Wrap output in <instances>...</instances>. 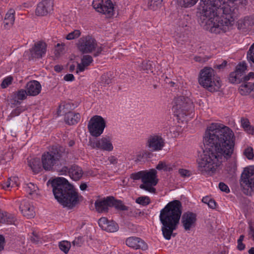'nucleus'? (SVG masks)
I'll use <instances>...</instances> for the list:
<instances>
[{
  "mask_svg": "<svg viewBox=\"0 0 254 254\" xmlns=\"http://www.w3.org/2000/svg\"><path fill=\"white\" fill-rule=\"evenodd\" d=\"M135 202L143 206H146L150 202V198L148 196H140L137 198Z\"/></svg>",
  "mask_w": 254,
  "mask_h": 254,
  "instance_id": "nucleus-39",
  "label": "nucleus"
},
{
  "mask_svg": "<svg viewBox=\"0 0 254 254\" xmlns=\"http://www.w3.org/2000/svg\"><path fill=\"white\" fill-rule=\"evenodd\" d=\"M106 127L104 119L100 116H94L90 120L88 128L90 134L95 137L99 136L103 132Z\"/></svg>",
  "mask_w": 254,
  "mask_h": 254,
  "instance_id": "nucleus-12",
  "label": "nucleus"
},
{
  "mask_svg": "<svg viewBox=\"0 0 254 254\" xmlns=\"http://www.w3.org/2000/svg\"><path fill=\"white\" fill-rule=\"evenodd\" d=\"M17 180L18 178L16 177H11L9 178L7 181L2 185V189L6 190L9 187L12 188L18 186L17 183Z\"/></svg>",
  "mask_w": 254,
  "mask_h": 254,
  "instance_id": "nucleus-35",
  "label": "nucleus"
},
{
  "mask_svg": "<svg viewBox=\"0 0 254 254\" xmlns=\"http://www.w3.org/2000/svg\"><path fill=\"white\" fill-rule=\"evenodd\" d=\"M108 160L111 164H116L117 163V159L115 156H111L108 158Z\"/></svg>",
  "mask_w": 254,
  "mask_h": 254,
  "instance_id": "nucleus-64",
  "label": "nucleus"
},
{
  "mask_svg": "<svg viewBox=\"0 0 254 254\" xmlns=\"http://www.w3.org/2000/svg\"><path fill=\"white\" fill-rule=\"evenodd\" d=\"M51 184L55 198L64 207L72 209L82 201L83 197L78 194L72 185L65 178H56L47 184Z\"/></svg>",
  "mask_w": 254,
  "mask_h": 254,
  "instance_id": "nucleus-3",
  "label": "nucleus"
},
{
  "mask_svg": "<svg viewBox=\"0 0 254 254\" xmlns=\"http://www.w3.org/2000/svg\"><path fill=\"white\" fill-rule=\"evenodd\" d=\"M92 6L97 12L106 15L107 17H111L114 14L113 4L111 0H93Z\"/></svg>",
  "mask_w": 254,
  "mask_h": 254,
  "instance_id": "nucleus-13",
  "label": "nucleus"
},
{
  "mask_svg": "<svg viewBox=\"0 0 254 254\" xmlns=\"http://www.w3.org/2000/svg\"><path fill=\"white\" fill-rule=\"evenodd\" d=\"M15 11L14 9H10L6 13L3 22V27L5 29H9L14 24L15 21Z\"/></svg>",
  "mask_w": 254,
  "mask_h": 254,
  "instance_id": "nucleus-25",
  "label": "nucleus"
},
{
  "mask_svg": "<svg viewBox=\"0 0 254 254\" xmlns=\"http://www.w3.org/2000/svg\"><path fill=\"white\" fill-rule=\"evenodd\" d=\"M12 78L11 77H7L4 79L1 83V87L2 88H6L11 83Z\"/></svg>",
  "mask_w": 254,
  "mask_h": 254,
  "instance_id": "nucleus-51",
  "label": "nucleus"
},
{
  "mask_svg": "<svg viewBox=\"0 0 254 254\" xmlns=\"http://www.w3.org/2000/svg\"><path fill=\"white\" fill-rule=\"evenodd\" d=\"M182 213V203L178 200L169 202L160 211L159 218L162 224V234L166 240L171 239L173 231L177 229Z\"/></svg>",
  "mask_w": 254,
  "mask_h": 254,
  "instance_id": "nucleus-4",
  "label": "nucleus"
},
{
  "mask_svg": "<svg viewBox=\"0 0 254 254\" xmlns=\"http://www.w3.org/2000/svg\"><path fill=\"white\" fill-rule=\"evenodd\" d=\"M64 79L67 81H72L74 79V77L72 74H67L64 76Z\"/></svg>",
  "mask_w": 254,
  "mask_h": 254,
  "instance_id": "nucleus-58",
  "label": "nucleus"
},
{
  "mask_svg": "<svg viewBox=\"0 0 254 254\" xmlns=\"http://www.w3.org/2000/svg\"><path fill=\"white\" fill-rule=\"evenodd\" d=\"M126 243L128 247L134 249L146 250L148 247L144 241L138 237H129L126 240Z\"/></svg>",
  "mask_w": 254,
  "mask_h": 254,
  "instance_id": "nucleus-21",
  "label": "nucleus"
},
{
  "mask_svg": "<svg viewBox=\"0 0 254 254\" xmlns=\"http://www.w3.org/2000/svg\"><path fill=\"white\" fill-rule=\"evenodd\" d=\"M64 105H61L59 106L58 110V115L61 116L63 114L65 113L64 121L66 124L69 125H73L77 124L80 119L79 114L75 113L72 112L65 113V112L64 111Z\"/></svg>",
  "mask_w": 254,
  "mask_h": 254,
  "instance_id": "nucleus-14",
  "label": "nucleus"
},
{
  "mask_svg": "<svg viewBox=\"0 0 254 254\" xmlns=\"http://www.w3.org/2000/svg\"><path fill=\"white\" fill-rule=\"evenodd\" d=\"M247 59L250 63L252 62L254 64V43L251 45L248 51Z\"/></svg>",
  "mask_w": 254,
  "mask_h": 254,
  "instance_id": "nucleus-42",
  "label": "nucleus"
},
{
  "mask_svg": "<svg viewBox=\"0 0 254 254\" xmlns=\"http://www.w3.org/2000/svg\"><path fill=\"white\" fill-rule=\"evenodd\" d=\"M24 109L21 107H18L13 110L7 117V120H10L12 118L18 116Z\"/></svg>",
  "mask_w": 254,
  "mask_h": 254,
  "instance_id": "nucleus-43",
  "label": "nucleus"
},
{
  "mask_svg": "<svg viewBox=\"0 0 254 254\" xmlns=\"http://www.w3.org/2000/svg\"><path fill=\"white\" fill-rule=\"evenodd\" d=\"M28 165L35 174H38L42 170L40 159L38 158L28 159Z\"/></svg>",
  "mask_w": 254,
  "mask_h": 254,
  "instance_id": "nucleus-30",
  "label": "nucleus"
},
{
  "mask_svg": "<svg viewBox=\"0 0 254 254\" xmlns=\"http://www.w3.org/2000/svg\"><path fill=\"white\" fill-rule=\"evenodd\" d=\"M143 176V184L140 185V188L150 192L155 193L156 189L153 186H156L158 183L156 170L152 169L149 171H144Z\"/></svg>",
  "mask_w": 254,
  "mask_h": 254,
  "instance_id": "nucleus-10",
  "label": "nucleus"
},
{
  "mask_svg": "<svg viewBox=\"0 0 254 254\" xmlns=\"http://www.w3.org/2000/svg\"><path fill=\"white\" fill-rule=\"evenodd\" d=\"M68 173L72 179L78 181L82 177L83 171L80 167L74 164L69 169Z\"/></svg>",
  "mask_w": 254,
  "mask_h": 254,
  "instance_id": "nucleus-26",
  "label": "nucleus"
},
{
  "mask_svg": "<svg viewBox=\"0 0 254 254\" xmlns=\"http://www.w3.org/2000/svg\"><path fill=\"white\" fill-rule=\"evenodd\" d=\"M5 244V239L3 236L0 235V252L3 250Z\"/></svg>",
  "mask_w": 254,
  "mask_h": 254,
  "instance_id": "nucleus-57",
  "label": "nucleus"
},
{
  "mask_svg": "<svg viewBox=\"0 0 254 254\" xmlns=\"http://www.w3.org/2000/svg\"><path fill=\"white\" fill-rule=\"evenodd\" d=\"M253 25L254 18L251 16H246L238 21V28L239 29H250Z\"/></svg>",
  "mask_w": 254,
  "mask_h": 254,
  "instance_id": "nucleus-28",
  "label": "nucleus"
},
{
  "mask_svg": "<svg viewBox=\"0 0 254 254\" xmlns=\"http://www.w3.org/2000/svg\"><path fill=\"white\" fill-rule=\"evenodd\" d=\"M198 0H177L178 3L181 6L184 7H190L194 5ZM209 0H200L199 3V11L198 12V17L200 23L202 20H204L210 14L207 10L208 6Z\"/></svg>",
  "mask_w": 254,
  "mask_h": 254,
  "instance_id": "nucleus-11",
  "label": "nucleus"
},
{
  "mask_svg": "<svg viewBox=\"0 0 254 254\" xmlns=\"http://www.w3.org/2000/svg\"><path fill=\"white\" fill-rule=\"evenodd\" d=\"M241 126L245 131L248 133L254 134V127L250 125V123L248 119L242 118L241 120Z\"/></svg>",
  "mask_w": 254,
  "mask_h": 254,
  "instance_id": "nucleus-33",
  "label": "nucleus"
},
{
  "mask_svg": "<svg viewBox=\"0 0 254 254\" xmlns=\"http://www.w3.org/2000/svg\"><path fill=\"white\" fill-rule=\"evenodd\" d=\"M59 172L61 173V175L65 174L67 172L68 173L69 169L66 167H63L61 170H58Z\"/></svg>",
  "mask_w": 254,
  "mask_h": 254,
  "instance_id": "nucleus-60",
  "label": "nucleus"
},
{
  "mask_svg": "<svg viewBox=\"0 0 254 254\" xmlns=\"http://www.w3.org/2000/svg\"><path fill=\"white\" fill-rule=\"evenodd\" d=\"M111 203L110 196L103 199L97 200L95 202V209L99 213L107 212L109 207H111Z\"/></svg>",
  "mask_w": 254,
  "mask_h": 254,
  "instance_id": "nucleus-24",
  "label": "nucleus"
},
{
  "mask_svg": "<svg viewBox=\"0 0 254 254\" xmlns=\"http://www.w3.org/2000/svg\"><path fill=\"white\" fill-rule=\"evenodd\" d=\"M111 74H105L101 76V83L104 84H109L112 82Z\"/></svg>",
  "mask_w": 254,
  "mask_h": 254,
  "instance_id": "nucleus-47",
  "label": "nucleus"
},
{
  "mask_svg": "<svg viewBox=\"0 0 254 254\" xmlns=\"http://www.w3.org/2000/svg\"><path fill=\"white\" fill-rule=\"evenodd\" d=\"M152 156V154L147 151H143L142 152V157L145 158H150Z\"/></svg>",
  "mask_w": 254,
  "mask_h": 254,
  "instance_id": "nucleus-62",
  "label": "nucleus"
},
{
  "mask_svg": "<svg viewBox=\"0 0 254 254\" xmlns=\"http://www.w3.org/2000/svg\"><path fill=\"white\" fill-rule=\"evenodd\" d=\"M246 80L242 82L239 88V92L242 96L249 95L252 91H254V82L253 83Z\"/></svg>",
  "mask_w": 254,
  "mask_h": 254,
  "instance_id": "nucleus-27",
  "label": "nucleus"
},
{
  "mask_svg": "<svg viewBox=\"0 0 254 254\" xmlns=\"http://www.w3.org/2000/svg\"><path fill=\"white\" fill-rule=\"evenodd\" d=\"M229 80L232 83H241L239 78L237 77V74L235 71L231 72L229 75Z\"/></svg>",
  "mask_w": 254,
  "mask_h": 254,
  "instance_id": "nucleus-49",
  "label": "nucleus"
},
{
  "mask_svg": "<svg viewBox=\"0 0 254 254\" xmlns=\"http://www.w3.org/2000/svg\"><path fill=\"white\" fill-rule=\"evenodd\" d=\"M16 219L14 216L6 212H0V223L12 224H14Z\"/></svg>",
  "mask_w": 254,
  "mask_h": 254,
  "instance_id": "nucleus-32",
  "label": "nucleus"
},
{
  "mask_svg": "<svg viewBox=\"0 0 254 254\" xmlns=\"http://www.w3.org/2000/svg\"><path fill=\"white\" fill-rule=\"evenodd\" d=\"M144 171H139L137 173H132L130 175V178L134 180H137L141 179L142 182V178L143 177Z\"/></svg>",
  "mask_w": 254,
  "mask_h": 254,
  "instance_id": "nucleus-50",
  "label": "nucleus"
},
{
  "mask_svg": "<svg viewBox=\"0 0 254 254\" xmlns=\"http://www.w3.org/2000/svg\"><path fill=\"white\" fill-rule=\"evenodd\" d=\"M81 35V32L79 30H74L68 33L65 37L66 40H71L78 38Z\"/></svg>",
  "mask_w": 254,
  "mask_h": 254,
  "instance_id": "nucleus-40",
  "label": "nucleus"
},
{
  "mask_svg": "<svg viewBox=\"0 0 254 254\" xmlns=\"http://www.w3.org/2000/svg\"><path fill=\"white\" fill-rule=\"evenodd\" d=\"M46 50L47 44L44 42L39 41L34 44L30 49V52L33 58L40 59L45 55Z\"/></svg>",
  "mask_w": 254,
  "mask_h": 254,
  "instance_id": "nucleus-20",
  "label": "nucleus"
},
{
  "mask_svg": "<svg viewBox=\"0 0 254 254\" xmlns=\"http://www.w3.org/2000/svg\"><path fill=\"white\" fill-rule=\"evenodd\" d=\"M59 247L62 251L67 254L71 247V244L67 241H63L59 243Z\"/></svg>",
  "mask_w": 254,
  "mask_h": 254,
  "instance_id": "nucleus-36",
  "label": "nucleus"
},
{
  "mask_svg": "<svg viewBox=\"0 0 254 254\" xmlns=\"http://www.w3.org/2000/svg\"><path fill=\"white\" fill-rule=\"evenodd\" d=\"M179 172L183 177H187L190 176V171L186 169H179Z\"/></svg>",
  "mask_w": 254,
  "mask_h": 254,
  "instance_id": "nucleus-56",
  "label": "nucleus"
},
{
  "mask_svg": "<svg viewBox=\"0 0 254 254\" xmlns=\"http://www.w3.org/2000/svg\"><path fill=\"white\" fill-rule=\"evenodd\" d=\"M156 168L158 170H164L165 171H170L172 170V168L167 165L164 162L160 161L156 166Z\"/></svg>",
  "mask_w": 254,
  "mask_h": 254,
  "instance_id": "nucleus-48",
  "label": "nucleus"
},
{
  "mask_svg": "<svg viewBox=\"0 0 254 254\" xmlns=\"http://www.w3.org/2000/svg\"><path fill=\"white\" fill-rule=\"evenodd\" d=\"M92 62L93 59L91 56L89 55L83 56L81 58V63L77 64L76 72L83 71L85 67L89 66Z\"/></svg>",
  "mask_w": 254,
  "mask_h": 254,
  "instance_id": "nucleus-31",
  "label": "nucleus"
},
{
  "mask_svg": "<svg viewBox=\"0 0 254 254\" xmlns=\"http://www.w3.org/2000/svg\"><path fill=\"white\" fill-rule=\"evenodd\" d=\"M163 0H149L148 6L150 9L155 10L160 7Z\"/></svg>",
  "mask_w": 254,
  "mask_h": 254,
  "instance_id": "nucleus-37",
  "label": "nucleus"
},
{
  "mask_svg": "<svg viewBox=\"0 0 254 254\" xmlns=\"http://www.w3.org/2000/svg\"><path fill=\"white\" fill-rule=\"evenodd\" d=\"M28 95L27 91L24 89H20L13 93L12 98L11 99L13 101L12 104L15 105L20 104L21 102L19 100H25Z\"/></svg>",
  "mask_w": 254,
  "mask_h": 254,
  "instance_id": "nucleus-29",
  "label": "nucleus"
},
{
  "mask_svg": "<svg viewBox=\"0 0 254 254\" xmlns=\"http://www.w3.org/2000/svg\"><path fill=\"white\" fill-rule=\"evenodd\" d=\"M38 189L37 186L33 183H30L27 185L26 190L30 195L36 192Z\"/></svg>",
  "mask_w": 254,
  "mask_h": 254,
  "instance_id": "nucleus-45",
  "label": "nucleus"
},
{
  "mask_svg": "<svg viewBox=\"0 0 254 254\" xmlns=\"http://www.w3.org/2000/svg\"><path fill=\"white\" fill-rule=\"evenodd\" d=\"M111 197V207L114 206L117 209L120 210H128V207L125 205L122 201L117 200L114 199V197L113 196H110Z\"/></svg>",
  "mask_w": 254,
  "mask_h": 254,
  "instance_id": "nucleus-34",
  "label": "nucleus"
},
{
  "mask_svg": "<svg viewBox=\"0 0 254 254\" xmlns=\"http://www.w3.org/2000/svg\"><path fill=\"white\" fill-rule=\"evenodd\" d=\"M30 237L31 242L34 244H38L40 241V237L35 232H33Z\"/></svg>",
  "mask_w": 254,
  "mask_h": 254,
  "instance_id": "nucleus-52",
  "label": "nucleus"
},
{
  "mask_svg": "<svg viewBox=\"0 0 254 254\" xmlns=\"http://www.w3.org/2000/svg\"><path fill=\"white\" fill-rule=\"evenodd\" d=\"M173 110L178 117H184L192 112L193 102L187 97L180 96L175 98Z\"/></svg>",
  "mask_w": 254,
  "mask_h": 254,
  "instance_id": "nucleus-8",
  "label": "nucleus"
},
{
  "mask_svg": "<svg viewBox=\"0 0 254 254\" xmlns=\"http://www.w3.org/2000/svg\"><path fill=\"white\" fill-rule=\"evenodd\" d=\"M64 149L61 147L53 146L42 155L43 168L47 171H53L54 167L63 157Z\"/></svg>",
  "mask_w": 254,
  "mask_h": 254,
  "instance_id": "nucleus-6",
  "label": "nucleus"
},
{
  "mask_svg": "<svg viewBox=\"0 0 254 254\" xmlns=\"http://www.w3.org/2000/svg\"><path fill=\"white\" fill-rule=\"evenodd\" d=\"M147 146L152 151L161 150L164 146V142L161 136L151 135L147 140Z\"/></svg>",
  "mask_w": 254,
  "mask_h": 254,
  "instance_id": "nucleus-17",
  "label": "nucleus"
},
{
  "mask_svg": "<svg viewBox=\"0 0 254 254\" xmlns=\"http://www.w3.org/2000/svg\"><path fill=\"white\" fill-rule=\"evenodd\" d=\"M196 214L192 212H185L181 218V223L186 231H189L195 227L196 222Z\"/></svg>",
  "mask_w": 254,
  "mask_h": 254,
  "instance_id": "nucleus-15",
  "label": "nucleus"
},
{
  "mask_svg": "<svg viewBox=\"0 0 254 254\" xmlns=\"http://www.w3.org/2000/svg\"><path fill=\"white\" fill-rule=\"evenodd\" d=\"M247 69V66L245 64H239L236 67L234 71L237 74V77L239 78L240 82L250 79H254V72H250L247 75H244V73Z\"/></svg>",
  "mask_w": 254,
  "mask_h": 254,
  "instance_id": "nucleus-22",
  "label": "nucleus"
},
{
  "mask_svg": "<svg viewBox=\"0 0 254 254\" xmlns=\"http://www.w3.org/2000/svg\"><path fill=\"white\" fill-rule=\"evenodd\" d=\"M241 180L243 192L247 195H253L254 194V166L245 168Z\"/></svg>",
  "mask_w": 254,
  "mask_h": 254,
  "instance_id": "nucleus-9",
  "label": "nucleus"
},
{
  "mask_svg": "<svg viewBox=\"0 0 254 254\" xmlns=\"http://www.w3.org/2000/svg\"><path fill=\"white\" fill-rule=\"evenodd\" d=\"M53 0H43L37 5L35 10L36 15L45 16L53 10Z\"/></svg>",
  "mask_w": 254,
  "mask_h": 254,
  "instance_id": "nucleus-16",
  "label": "nucleus"
},
{
  "mask_svg": "<svg viewBox=\"0 0 254 254\" xmlns=\"http://www.w3.org/2000/svg\"><path fill=\"white\" fill-rule=\"evenodd\" d=\"M98 224L102 230L106 231L110 224V221H109L106 217H102L98 220Z\"/></svg>",
  "mask_w": 254,
  "mask_h": 254,
  "instance_id": "nucleus-38",
  "label": "nucleus"
},
{
  "mask_svg": "<svg viewBox=\"0 0 254 254\" xmlns=\"http://www.w3.org/2000/svg\"><path fill=\"white\" fill-rule=\"evenodd\" d=\"M118 225L114 221H110V224L107 228L106 231L110 233H114L118 231Z\"/></svg>",
  "mask_w": 254,
  "mask_h": 254,
  "instance_id": "nucleus-46",
  "label": "nucleus"
},
{
  "mask_svg": "<svg viewBox=\"0 0 254 254\" xmlns=\"http://www.w3.org/2000/svg\"><path fill=\"white\" fill-rule=\"evenodd\" d=\"M206 150L198 159V169L201 173L212 174L225 160L231 157L235 144L232 130L224 125L212 123L203 137Z\"/></svg>",
  "mask_w": 254,
  "mask_h": 254,
  "instance_id": "nucleus-1",
  "label": "nucleus"
},
{
  "mask_svg": "<svg viewBox=\"0 0 254 254\" xmlns=\"http://www.w3.org/2000/svg\"><path fill=\"white\" fill-rule=\"evenodd\" d=\"M227 62L226 61H224L220 64L216 65V67L219 69H223L227 65Z\"/></svg>",
  "mask_w": 254,
  "mask_h": 254,
  "instance_id": "nucleus-61",
  "label": "nucleus"
},
{
  "mask_svg": "<svg viewBox=\"0 0 254 254\" xmlns=\"http://www.w3.org/2000/svg\"><path fill=\"white\" fill-rule=\"evenodd\" d=\"M89 145L93 148H99L106 151H111L113 147L109 137H103L98 140H90Z\"/></svg>",
  "mask_w": 254,
  "mask_h": 254,
  "instance_id": "nucleus-18",
  "label": "nucleus"
},
{
  "mask_svg": "<svg viewBox=\"0 0 254 254\" xmlns=\"http://www.w3.org/2000/svg\"><path fill=\"white\" fill-rule=\"evenodd\" d=\"M199 84L210 92L218 91L221 86L220 78L215 76L211 67H205L199 72Z\"/></svg>",
  "mask_w": 254,
  "mask_h": 254,
  "instance_id": "nucleus-5",
  "label": "nucleus"
},
{
  "mask_svg": "<svg viewBox=\"0 0 254 254\" xmlns=\"http://www.w3.org/2000/svg\"><path fill=\"white\" fill-rule=\"evenodd\" d=\"M72 243L74 246L80 247L83 243L82 238L80 237L76 238Z\"/></svg>",
  "mask_w": 254,
  "mask_h": 254,
  "instance_id": "nucleus-53",
  "label": "nucleus"
},
{
  "mask_svg": "<svg viewBox=\"0 0 254 254\" xmlns=\"http://www.w3.org/2000/svg\"><path fill=\"white\" fill-rule=\"evenodd\" d=\"M237 248L240 251L244 250L245 248V245L243 243V242H238Z\"/></svg>",
  "mask_w": 254,
  "mask_h": 254,
  "instance_id": "nucleus-63",
  "label": "nucleus"
},
{
  "mask_svg": "<svg viewBox=\"0 0 254 254\" xmlns=\"http://www.w3.org/2000/svg\"><path fill=\"white\" fill-rule=\"evenodd\" d=\"M243 154L249 160H252L254 157L253 149L252 147H248L245 149Z\"/></svg>",
  "mask_w": 254,
  "mask_h": 254,
  "instance_id": "nucleus-44",
  "label": "nucleus"
},
{
  "mask_svg": "<svg viewBox=\"0 0 254 254\" xmlns=\"http://www.w3.org/2000/svg\"><path fill=\"white\" fill-rule=\"evenodd\" d=\"M25 88L29 96H36L38 95L41 91V85L39 82L36 80L29 81L26 84Z\"/></svg>",
  "mask_w": 254,
  "mask_h": 254,
  "instance_id": "nucleus-23",
  "label": "nucleus"
},
{
  "mask_svg": "<svg viewBox=\"0 0 254 254\" xmlns=\"http://www.w3.org/2000/svg\"><path fill=\"white\" fill-rule=\"evenodd\" d=\"M207 10L210 13L201 24L208 26L211 32L219 33L224 26L232 25L234 21L230 5H221L220 0H209Z\"/></svg>",
  "mask_w": 254,
  "mask_h": 254,
  "instance_id": "nucleus-2",
  "label": "nucleus"
},
{
  "mask_svg": "<svg viewBox=\"0 0 254 254\" xmlns=\"http://www.w3.org/2000/svg\"><path fill=\"white\" fill-rule=\"evenodd\" d=\"M142 64V68L143 70H148L151 69L152 65L150 61L144 62Z\"/></svg>",
  "mask_w": 254,
  "mask_h": 254,
  "instance_id": "nucleus-55",
  "label": "nucleus"
},
{
  "mask_svg": "<svg viewBox=\"0 0 254 254\" xmlns=\"http://www.w3.org/2000/svg\"><path fill=\"white\" fill-rule=\"evenodd\" d=\"M65 44L64 43H58L55 46V55L57 57L63 54L64 51Z\"/></svg>",
  "mask_w": 254,
  "mask_h": 254,
  "instance_id": "nucleus-41",
  "label": "nucleus"
},
{
  "mask_svg": "<svg viewBox=\"0 0 254 254\" xmlns=\"http://www.w3.org/2000/svg\"><path fill=\"white\" fill-rule=\"evenodd\" d=\"M78 50L82 54H89L95 51L94 57L98 56L103 51L101 46H98L96 40L90 35L80 38L76 44Z\"/></svg>",
  "mask_w": 254,
  "mask_h": 254,
  "instance_id": "nucleus-7",
  "label": "nucleus"
},
{
  "mask_svg": "<svg viewBox=\"0 0 254 254\" xmlns=\"http://www.w3.org/2000/svg\"><path fill=\"white\" fill-rule=\"evenodd\" d=\"M207 205L209 208L214 209L216 206V203L214 200L211 199Z\"/></svg>",
  "mask_w": 254,
  "mask_h": 254,
  "instance_id": "nucleus-59",
  "label": "nucleus"
},
{
  "mask_svg": "<svg viewBox=\"0 0 254 254\" xmlns=\"http://www.w3.org/2000/svg\"><path fill=\"white\" fill-rule=\"evenodd\" d=\"M19 209L23 215L28 219L34 218L35 216L34 207L28 200L24 199L21 201Z\"/></svg>",
  "mask_w": 254,
  "mask_h": 254,
  "instance_id": "nucleus-19",
  "label": "nucleus"
},
{
  "mask_svg": "<svg viewBox=\"0 0 254 254\" xmlns=\"http://www.w3.org/2000/svg\"><path fill=\"white\" fill-rule=\"evenodd\" d=\"M219 188L221 191L226 193H228L230 191L228 187L224 183H220L219 184Z\"/></svg>",
  "mask_w": 254,
  "mask_h": 254,
  "instance_id": "nucleus-54",
  "label": "nucleus"
}]
</instances>
